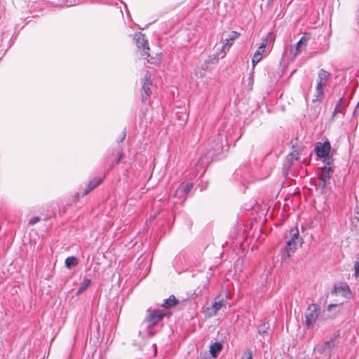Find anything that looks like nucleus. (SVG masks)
<instances>
[{"mask_svg": "<svg viewBox=\"0 0 359 359\" xmlns=\"http://www.w3.org/2000/svg\"><path fill=\"white\" fill-rule=\"evenodd\" d=\"M337 304H330L327 307V311H330L332 309H334V307H336Z\"/></svg>", "mask_w": 359, "mask_h": 359, "instance_id": "nucleus-30", "label": "nucleus"}, {"mask_svg": "<svg viewBox=\"0 0 359 359\" xmlns=\"http://www.w3.org/2000/svg\"><path fill=\"white\" fill-rule=\"evenodd\" d=\"M226 300L220 299L217 301L216 299H215L211 306L207 308V314L209 317L214 316L217 313L218 311H219L222 308H226Z\"/></svg>", "mask_w": 359, "mask_h": 359, "instance_id": "nucleus-10", "label": "nucleus"}, {"mask_svg": "<svg viewBox=\"0 0 359 359\" xmlns=\"http://www.w3.org/2000/svg\"><path fill=\"white\" fill-rule=\"evenodd\" d=\"M85 290H86V288H84L83 286H81V287L79 288V290H78V291H77L76 294H81V293H82Z\"/></svg>", "mask_w": 359, "mask_h": 359, "instance_id": "nucleus-28", "label": "nucleus"}, {"mask_svg": "<svg viewBox=\"0 0 359 359\" xmlns=\"http://www.w3.org/2000/svg\"><path fill=\"white\" fill-rule=\"evenodd\" d=\"M91 283V280L88 278L84 279L81 286H83L84 288H87Z\"/></svg>", "mask_w": 359, "mask_h": 359, "instance_id": "nucleus-24", "label": "nucleus"}, {"mask_svg": "<svg viewBox=\"0 0 359 359\" xmlns=\"http://www.w3.org/2000/svg\"><path fill=\"white\" fill-rule=\"evenodd\" d=\"M178 304V300L174 295H170L168 299H165L162 304V306L165 309H170Z\"/></svg>", "mask_w": 359, "mask_h": 359, "instance_id": "nucleus-15", "label": "nucleus"}, {"mask_svg": "<svg viewBox=\"0 0 359 359\" xmlns=\"http://www.w3.org/2000/svg\"><path fill=\"white\" fill-rule=\"evenodd\" d=\"M299 151L297 150L293 151L288 155V158L291 161H297L299 158Z\"/></svg>", "mask_w": 359, "mask_h": 359, "instance_id": "nucleus-21", "label": "nucleus"}, {"mask_svg": "<svg viewBox=\"0 0 359 359\" xmlns=\"http://www.w3.org/2000/svg\"><path fill=\"white\" fill-rule=\"evenodd\" d=\"M39 220H40L39 217H34L30 219L29 223L32 224H34L37 223L38 222H39Z\"/></svg>", "mask_w": 359, "mask_h": 359, "instance_id": "nucleus-27", "label": "nucleus"}, {"mask_svg": "<svg viewBox=\"0 0 359 359\" xmlns=\"http://www.w3.org/2000/svg\"><path fill=\"white\" fill-rule=\"evenodd\" d=\"M151 82L150 79L148 78L144 79L142 85V91L151 93Z\"/></svg>", "mask_w": 359, "mask_h": 359, "instance_id": "nucleus-18", "label": "nucleus"}, {"mask_svg": "<svg viewBox=\"0 0 359 359\" xmlns=\"http://www.w3.org/2000/svg\"><path fill=\"white\" fill-rule=\"evenodd\" d=\"M273 1H274V0H268V1H267L268 5H269V6L271 5V4H273Z\"/></svg>", "mask_w": 359, "mask_h": 359, "instance_id": "nucleus-32", "label": "nucleus"}, {"mask_svg": "<svg viewBox=\"0 0 359 359\" xmlns=\"http://www.w3.org/2000/svg\"><path fill=\"white\" fill-rule=\"evenodd\" d=\"M330 150L331 145L328 141H325V142H317L315 147V151L317 156L320 158L327 157Z\"/></svg>", "mask_w": 359, "mask_h": 359, "instance_id": "nucleus-9", "label": "nucleus"}, {"mask_svg": "<svg viewBox=\"0 0 359 359\" xmlns=\"http://www.w3.org/2000/svg\"><path fill=\"white\" fill-rule=\"evenodd\" d=\"M65 262V266L68 269H71L73 266H75L78 264V260H77L76 257H75L74 256L67 257Z\"/></svg>", "mask_w": 359, "mask_h": 359, "instance_id": "nucleus-16", "label": "nucleus"}, {"mask_svg": "<svg viewBox=\"0 0 359 359\" xmlns=\"http://www.w3.org/2000/svg\"><path fill=\"white\" fill-rule=\"evenodd\" d=\"M309 39L310 36L308 34H304L297 43L295 46H291L290 47V55H292V59H294L303 49L306 48L307 41Z\"/></svg>", "mask_w": 359, "mask_h": 359, "instance_id": "nucleus-7", "label": "nucleus"}, {"mask_svg": "<svg viewBox=\"0 0 359 359\" xmlns=\"http://www.w3.org/2000/svg\"><path fill=\"white\" fill-rule=\"evenodd\" d=\"M335 346V339H331L325 342L324 345L322 347V353H325L328 350L333 348Z\"/></svg>", "mask_w": 359, "mask_h": 359, "instance_id": "nucleus-17", "label": "nucleus"}, {"mask_svg": "<svg viewBox=\"0 0 359 359\" xmlns=\"http://www.w3.org/2000/svg\"><path fill=\"white\" fill-rule=\"evenodd\" d=\"M289 234L290 237L286 241L285 246V251L287 252L288 257H290V253L294 252L297 246H301L302 243V238L299 236L297 226L292 227Z\"/></svg>", "mask_w": 359, "mask_h": 359, "instance_id": "nucleus-2", "label": "nucleus"}, {"mask_svg": "<svg viewBox=\"0 0 359 359\" xmlns=\"http://www.w3.org/2000/svg\"><path fill=\"white\" fill-rule=\"evenodd\" d=\"M327 161V165H324L323 168L320 169L318 172V177L320 180L322 182V187H325L327 182L329 181L331 177V174L332 172V169L331 167L332 161L330 158H327L325 161Z\"/></svg>", "mask_w": 359, "mask_h": 359, "instance_id": "nucleus-8", "label": "nucleus"}, {"mask_svg": "<svg viewBox=\"0 0 359 359\" xmlns=\"http://www.w3.org/2000/svg\"><path fill=\"white\" fill-rule=\"evenodd\" d=\"M126 136V130H123V131L121 133V134H120V135H118V137L116 138V141H117L118 142H123V141L125 140Z\"/></svg>", "mask_w": 359, "mask_h": 359, "instance_id": "nucleus-22", "label": "nucleus"}, {"mask_svg": "<svg viewBox=\"0 0 359 359\" xmlns=\"http://www.w3.org/2000/svg\"><path fill=\"white\" fill-rule=\"evenodd\" d=\"M165 316V312L159 309H154L146 317L144 321L149 327L155 326Z\"/></svg>", "mask_w": 359, "mask_h": 359, "instance_id": "nucleus-6", "label": "nucleus"}, {"mask_svg": "<svg viewBox=\"0 0 359 359\" xmlns=\"http://www.w3.org/2000/svg\"><path fill=\"white\" fill-rule=\"evenodd\" d=\"M150 93H149V92H142V101H143V102L146 101L149 98Z\"/></svg>", "mask_w": 359, "mask_h": 359, "instance_id": "nucleus-25", "label": "nucleus"}, {"mask_svg": "<svg viewBox=\"0 0 359 359\" xmlns=\"http://www.w3.org/2000/svg\"><path fill=\"white\" fill-rule=\"evenodd\" d=\"M125 157L123 149L121 147L114 149L110 156L111 166L118 165Z\"/></svg>", "mask_w": 359, "mask_h": 359, "instance_id": "nucleus-11", "label": "nucleus"}, {"mask_svg": "<svg viewBox=\"0 0 359 359\" xmlns=\"http://www.w3.org/2000/svg\"><path fill=\"white\" fill-rule=\"evenodd\" d=\"M241 359H253L252 351L250 349H246L243 352Z\"/></svg>", "mask_w": 359, "mask_h": 359, "instance_id": "nucleus-20", "label": "nucleus"}, {"mask_svg": "<svg viewBox=\"0 0 359 359\" xmlns=\"http://www.w3.org/2000/svg\"><path fill=\"white\" fill-rule=\"evenodd\" d=\"M344 291H349L348 286L345 285L343 287H341Z\"/></svg>", "mask_w": 359, "mask_h": 359, "instance_id": "nucleus-31", "label": "nucleus"}, {"mask_svg": "<svg viewBox=\"0 0 359 359\" xmlns=\"http://www.w3.org/2000/svg\"><path fill=\"white\" fill-rule=\"evenodd\" d=\"M240 34L238 32L233 31L230 33L229 37L223 41V46L222 48V52L223 53V55H222V57L226 55V48L228 46L227 49H229V47L232 46V41L238 38Z\"/></svg>", "mask_w": 359, "mask_h": 359, "instance_id": "nucleus-13", "label": "nucleus"}, {"mask_svg": "<svg viewBox=\"0 0 359 359\" xmlns=\"http://www.w3.org/2000/svg\"><path fill=\"white\" fill-rule=\"evenodd\" d=\"M222 348L223 345L222 343L215 342L210 345V353L214 358H216L218 354L222 351Z\"/></svg>", "mask_w": 359, "mask_h": 359, "instance_id": "nucleus-14", "label": "nucleus"}, {"mask_svg": "<svg viewBox=\"0 0 359 359\" xmlns=\"http://www.w3.org/2000/svg\"><path fill=\"white\" fill-rule=\"evenodd\" d=\"M133 40L135 41L137 49L140 50V55L144 59L147 60L149 62H152L149 59H148L150 56V48L145 35L141 32H137L133 36Z\"/></svg>", "mask_w": 359, "mask_h": 359, "instance_id": "nucleus-3", "label": "nucleus"}, {"mask_svg": "<svg viewBox=\"0 0 359 359\" xmlns=\"http://www.w3.org/2000/svg\"><path fill=\"white\" fill-rule=\"evenodd\" d=\"M276 36L273 32H269L266 38L263 39L259 46L254 53L252 58V66L255 67L262 58V55L265 52L268 43H273Z\"/></svg>", "mask_w": 359, "mask_h": 359, "instance_id": "nucleus-4", "label": "nucleus"}, {"mask_svg": "<svg viewBox=\"0 0 359 359\" xmlns=\"http://www.w3.org/2000/svg\"><path fill=\"white\" fill-rule=\"evenodd\" d=\"M193 188V184L192 183H189L187 184L186 187L184 188V193L186 194H187L191 190V189Z\"/></svg>", "mask_w": 359, "mask_h": 359, "instance_id": "nucleus-26", "label": "nucleus"}, {"mask_svg": "<svg viewBox=\"0 0 359 359\" xmlns=\"http://www.w3.org/2000/svg\"><path fill=\"white\" fill-rule=\"evenodd\" d=\"M341 100H342V99L340 98L335 106L334 111H333V114H332V119H334L337 116V114L338 113L343 112L344 108L341 106Z\"/></svg>", "mask_w": 359, "mask_h": 359, "instance_id": "nucleus-19", "label": "nucleus"}, {"mask_svg": "<svg viewBox=\"0 0 359 359\" xmlns=\"http://www.w3.org/2000/svg\"><path fill=\"white\" fill-rule=\"evenodd\" d=\"M104 180V177H93L88 184L86 187L83 193L82 194V196H86L90 191H92L94 189L98 187Z\"/></svg>", "mask_w": 359, "mask_h": 359, "instance_id": "nucleus-12", "label": "nucleus"}, {"mask_svg": "<svg viewBox=\"0 0 359 359\" xmlns=\"http://www.w3.org/2000/svg\"><path fill=\"white\" fill-rule=\"evenodd\" d=\"M319 306L317 304H310L305 311V323L307 328L312 327L317 321Z\"/></svg>", "mask_w": 359, "mask_h": 359, "instance_id": "nucleus-5", "label": "nucleus"}, {"mask_svg": "<svg viewBox=\"0 0 359 359\" xmlns=\"http://www.w3.org/2000/svg\"><path fill=\"white\" fill-rule=\"evenodd\" d=\"M355 276L356 278H359V259L355 262Z\"/></svg>", "mask_w": 359, "mask_h": 359, "instance_id": "nucleus-23", "label": "nucleus"}, {"mask_svg": "<svg viewBox=\"0 0 359 359\" xmlns=\"http://www.w3.org/2000/svg\"><path fill=\"white\" fill-rule=\"evenodd\" d=\"M330 73L325 69H322L319 71L316 79L317 85L314 98L313 99V102H322L324 97V89L330 79Z\"/></svg>", "mask_w": 359, "mask_h": 359, "instance_id": "nucleus-1", "label": "nucleus"}, {"mask_svg": "<svg viewBox=\"0 0 359 359\" xmlns=\"http://www.w3.org/2000/svg\"><path fill=\"white\" fill-rule=\"evenodd\" d=\"M85 290H86V288H84L83 286H81V287L79 288V290H78V291H77L76 294H81V293H82Z\"/></svg>", "mask_w": 359, "mask_h": 359, "instance_id": "nucleus-29", "label": "nucleus"}]
</instances>
